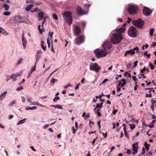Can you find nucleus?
Instances as JSON below:
<instances>
[{
  "instance_id": "obj_23",
  "label": "nucleus",
  "mask_w": 156,
  "mask_h": 156,
  "mask_svg": "<svg viewBox=\"0 0 156 156\" xmlns=\"http://www.w3.org/2000/svg\"><path fill=\"white\" fill-rule=\"evenodd\" d=\"M155 29L154 28H152L150 29L149 30V34L151 37H152L153 36V34L154 31Z\"/></svg>"
},
{
  "instance_id": "obj_10",
  "label": "nucleus",
  "mask_w": 156,
  "mask_h": 156,
  "mask_svg": "<svg viewBox=\"0 0 156 156\" xmlns=\"http://www.w3.org/2000/svg\"><path fill=\"white\" fill-rule=\"evenodd\" d=\"M84 41V36L81 35L76 37L74 40V42L77 45H80L83 43Z\"/></svg>"
},
{
  "instance_id": "obj_34",
  "label": "nucleus",
  "mask_w": 156,
  "mask_h": 156,
  "mask_svg": "<svg viewBox=\"0 0 156 156\" xmlns=\"http://www.w3.org/2000/svg\"><path fill=\"white\" fill-rule=\"evenodd\" d=\"M52 17L54 19L58 20V19L57 16L55 14H53L52 15Z\"/></svg>"
},
{
  "instance_id": "obj_33",
  "label": "nucleus",
  "mask_w": 156,
  "mask_h": 156,
  "mask_svg": "<svg viewBox=\"0 0 156 156\" xmlns=\"http://www.w3.org/2000/svg\"><path fill=\"white\" fill-rule=\"evenodd\" d=\"M151 105H153L154 106V104L156 103V100H155L154 99L152 98L151 100Z\"/></svg>"
},
{
  "instance_id": "obj_40",
  "label": "nucleus",
  "mask_w": 156,
  "mask_h": 156,
  "mask_svg": "<svg viewBox=\"0 0 156 156\" xmlns=\"http://www.w3.org/2000/svg\"><path fill=\"white\" fill-rule=\"evenodd\" d=\"M23 89V87L21 86H20L19 87L16 88V91H20L22 90Z\"/></svg>"
},
{
  "instance_id": "obj_28",
  "label": "nucleus",
  "mask_w": 156,
  "mask_h": 156,
  "mask_svg": "<svg viewBox=\"0 0 156 156\" xmlns=\"http://www.w3.org/2000/svg\"><path fill=\"white\" fill-rule=\"evenodd\" d=\"M33 5L32 4L29 5L26 8L25 10L26 11H29L33 7Z\"/></svg>"
},
{
  "instance_id": "obj_37",
  "label": "nucleus",
  "mask_w": 156,
  "mask_h": 156,
  "mask_svg": "<svg viewBox=\"0 0 156 156\" xmlns=\"http://www.w3.org/2000/svg\"><path fill=\"white\" fill-rule=\"evenodd\" d=\"M21 98L22 99V101L23 103H24L25 102L26 100L24 96H22L21 97Z\"/></svg>"
},
{
  "instance_id": "obj_2",
  "label": "nucleus",
  "mask_w": 156,
  "mask_h": 156,
  "mask_svg": "<svg viewBox=\"0 0 156 156\" xmlns=\"http://www.w3.org/2000/svg\"><path fill=\"white\" fill-rule=\"evenodd\" d=\"M109 52L105 49H96L94 50V53L96 56L98 58H101L106 56Z\"/></svg>"
},
{
  "instance_id": "obj_24",
  "label": "nucleus",
  "mask_w": 156,
  "mask_h": 156,
  "mask_svg": "<svg viewBox=\"0 0 156 156\" xmlns=\"http://www.w3.org/2000/svg\"><path fill=\"white\" fill-rule=\"evenodd\" d=\"M51 107H54L59 109H62V107L60 105H51Z\"/></svg>"
},
{
  "instance_id": "obj_59",
  "label": "nucleus",
  "mask_w": 156,
  "mask_h": 156,
  "mask_svg": "<svg viewBox=\"0 0 156 156\" xmlns=\"http://www.w3.org/2000/svg\"><path fill=\"white\" fill-rule=\"evenodd\" d=\"M131 66V64L130 63H129V64H128L126 65V67L127 68L129 69L130 68Z\"/></svg>"
},
{
  "instance_id": "obj_45",
  "label": "nucleus",
  "mask_w": 156,
  "mask_h": 156,
  "mask_svg": "<svg viewBox=\"0 0 156 156\" xmlns=\"http://www.w3.org/2000/svg\"><path fill=\"white\" fill-rule=\"evenodd\" d=\"M10 14V13L9 12H5L4 13L3 15L5 16H9Z\"/></svg>"
},
{
  "instance_id": "obj_56",
  "label": "nucleus",
  "mask_w": 156,
  "mask_h": 156,
  "mask_svg": "<svg viewBox=\"0 0 156 156\" xmlns=\"http://www.w3.org/2000/svg\"><path fill=\"white\" fill-rule=\"evenodd\" d=\"M145 70H146V67L145 66H144V67L143 69H141L140 70V72L141 73H143L145 71Z\"/></svg>"
},
{
  "instance_id": "obj_15",
  "label": "nucleus",
  "mask_w": 156,
  "mask_h": 156,
  "mask_svg": "<svg viewBox=\"0 0 156 156\" xmlns=\"http://www.w3.org/2000/svg\"><path fill=\"white\" fill-rule=\"evenodd\" d=\"M21 73H17L15 74H12L10 75L11 78L12 79V80L13 81H15L16 80V77L20 76L21 75Z\"/></svg>"
},
{
  "instance_id": "obj_9",
  "label": "nucleus",
  "mask_w": 156,
  "mask_h": 156,
  "mask_svg": "<svg viewBox=\"0 0 156 156\" xmlns=\"http://www.w3.org/2000/svg\"><path fill=\"white\" fill-rule=\"evenodd\" d=\"M135 51H136V53H138L139 51V48L137 47H136L134 48L133 49H130L129 50L126 51L125 53L124 56H126L130 54L132 55H134L135 53Z\"/></svg>"
},
{
  "instance_id": "obj_41",
  "label": "nucleus",
  "mask_w": 156,
  "mask_h": 156,
  "mask_svg": "<svg viewBox=\"0 0 156 156\" xmlns=\"http://www.w3.org/2000/svg\"><path fill=\"white\" fill-rule=\"evenodd\" d=\"M108 79H105L100 84H105L106 82H107L108 81Z\"/></svg>"
},
{
  "instance_id": "obj_29",
  "label": "nucleus",
  "mask_w": 156,
  "mask_h": 156,
  "mask_svg": "<svg viewBox=\"0 0 156 156\" xmlns=\"http://www.w3.org/2000/svg\"><path fill=\"white\" fill-rule=\"evenodd\" d=\"M133 147V151H136L138 152V147L134 146V144H133L132 145Z\"/></svg>"
},
{
  "instance_id": "obj_64",
  "label": "nucleus",
  "mask_w": 156,
  "mask_h": 156,
  "mask_svg": "<svg viewBox=\"0 0 156 156\" xmlns=\"http://www.w3.org/2000/svg\"><path fill=\"white\" fill-rule=\"evenodd\" d=\"M126 153L129 155L131 153V152L129 149H127Z\"/></svg>"
},
{
  "instance_id": "obj_19",
  "label": "nucleus",
  "mask_w": 156,
  "mask_h": 156,
  "mask_svg": "<svg viewBox=\"0 0 156 156\" xmlns=\"http://www.w3.org/2000/svg\"><path fill=\"white\" fill-rule=\"evenodd\" d=\"M22 44L24 49L26 48L27 44V41L25 38H22Z\"/></svg>"
},
{
  "instance_id": "obj_8",
  "label": "nucleus",
  "mask_w": 156,
  "mask_h": 156,
  "mask_svg": "<svg viewBox=\"0 0 156 156\" xmlns=\"http://www.w3.org/2000/svg\"><path fill=\"white\" fill-rule=\"evenodd\" d=\"M89 69L90 70L94 71L98 73L101 68L98 63H94L91 64L90 66Z\"/></svg>"
},
{
  "instance_id": "obj_39",
  "label": "nucleus",
  "mask_w": 156,
  "mask_h": 156,
  "mask_svg": "<svg viewBox=\"0 0 156 156\" xmlns=\"http://www.w3.org/2000/svg\"><path fill=\"white\" fill-rule=\"evenodd\" d=\"M96 105V108H101L102 107V106L98 104H97Z\"/></svg>"
},
{
  "instance_id": "obj_47",
  "label": "nucleus",
  "mask_w": 156,
  "mask_h": 156,
  "mask_svg": "<svg viewBox=\"0 0 156 156\" xmlns=\"http://www.w3.org/2000/svg\"><path fill=\"white\" fill-rule=\"evenodd\" d=\"M47 43L48 47L49 48H50V41H49V39L48 38L47 39Z\"/></svg>"
},
{
  "instance_id": "obj_25",
  "label": "nucleus",
  "mask_w": 156,
  "mask_h": 156,
  "mask_svg": "<svg viewBox=\"0 0 156 156\" xmlns=\"http://www.w3.org/2000/svg\"><path fill=\"white\" fill-rule=\"evenodd\" d=\"M37 108V107L35 106L32 107H28L25 108V109L27 110H35Z\"/></svg>"
},
{
  "instance_id": "obj_4",
  "label": "nucleus",
  "mask_w": 156,
  "mask_h": 156,
  "mask_svg": "<svg viewBox=\"0 0 156 156\" xmlns=\"http://www.w3.org/2000/svg\"><path fill=\"white\" fill-rule=\"evenodd\" d=\"M138 8L137 5L129 4L127 8V11L131 15L135 14L138 11Z\"/></svg>"
},
{
  "instance_id": "obj_20",
  "label": "nucleus",
  "mask_w": 156,
  "mask_h": 156,
  "mask_svg": "<svg viewBox=\"0 0 156 156\" xmlns=\"http://www.w3.org/2000/svg\"><path fill=\"white\" fill-rule=\"evenodd\" d=\"M7 94V91H4L0 95V101H1L5 97Z\"/></svg>"
},
{
  "instance_id": "obj_6",
  "label": "nucleus",
  "mask_w": 156,
  "mask_h": 156,
  "mask_svg": "<svg viewBox=\"0 0 156 156\" xmlns=\"http://www.w3.org/2000/svg\"><path fill=\"white\" fill-rule=\"evenodd\" d=\"M144 23V21L141 19H138L136 20H133L132 21L133 24L136 26L140 29L143 28Z\"/></svg>"
},
{
  "instance_id": "obj_16",
  "label": "nucleus",
  "mask_w": 156,
  "mask_h": 156,
  "mask_svg": "<svg viewBox=\"0 0 156 156\" xmlns=\"http://www.w3.org/2000/svg\"><path fill=\"white\" fill-rule=\"evenodd\" d=\"M125 28L124 27H121L115 30V31L119 34H120L124 33L125 31Z\"/></svg>"
},
{
  "instance_id": "obj_36",
  "label": "nucleus",
  "mask_w": 156,
  "mask_h": 156,
  "mask_svg": "<svg viewBox=\"0 0 156 156\" xmlns=\"http://www.w3.org/2000/svg\"><path fill=\"white\" fill-rule=\"evenodd\" d=\"M60 99V98L58 96H56L53 99V101L56 102L57 101Z\"/></svg>"
},
{
  "instance_id": "obj_43",
  "label": "nucleus",
  "mask_w": 156,
  "mask_h": 156,
  "mask_svg": "<svg viewBox=\"0 0 156 156\" xmlns=\"http://www.w3.org/2000/svg\"><path fill=\"white\" fill-rule=\"evenodd\" d=\"M23 59L22 58H20L17 62V64L19 65L21 64L23 62Z\"/></svg>"
},
{
  "instance_id": "obj_57",
  "label": "nucleus",
  "mask_w": 156,
  "mask_h": 156,
  "mask_svg": "<svg viewBox=\"0 0 156 156\" xmlns=\"http://www.w3.org/2000/svg\"><path fill=\"white\" fill-rule=\"evenodd\" d=\"M152 154V153L151 152H149L148 153L146 154H145L144 156H148V155H151Z\"/></svg>"
},
{
  "instance_id": "obj_53",
  "label": "nucleus",
  "mask_w": 156,
  "mask_h": 156,
  "mask_svg": "<svg viewBox=\"0 0 156 156\" xmlns=\"http://www.w3.org/2000/svg\"><path fill=\"white\" fill-rule=\"evenodd\" d=\"M49 124H48L46 125H44L43 126V128L44 129H46L48 128L49 126Z\"/></svg>"
},
{
  "instance_id": "obj_5",
  "label": "nucleus",
  "mask_w": 156,
  "mask_h": 156,
  "mask_svg": "<svg viewBox=\"0 0 156 156\" xmlns=\"http://www.w3.org/2000/svg\"><path fill=\"white\" fill-rule=\"evenodd\" d=\"M129 36L132 37H136L137 31L136 29L133 26H131L128 31Z\"/></svg>"
},
{
  "instance_id": "obj_13",
  "label": "nucleus",
  "mask_w": 156,
  "mask_h": 156,
  "mask_svg": "<svg viewBox=\"0 0 156 156\" xmlns=\"http://www.w3.org/2000/svg\"><path fill=\"white\" fill-rule=\"evenodd\" d=\"M74 32L75 36H78L81 33L80 28L78 26L74 25Z\"/></svg>"
},
{
  "instance_id": "obj_60",
  "label": "nucleus",
  "mask_w": 156,
  "mask_h": 156,
  "mask_svg": "<svg viewBox=\"0 0 156 156\" xmlns=\"http://www.w3.org/2000/svg\"><path fill=\"white\" fill-rule=\"evenodd\" d=\"M49 36H50V37L51 38H52V37L53 35V34H54L53 32H49Z\"/></svg>"
},
{
  "instance_id": "obj_49",
  "label": "nucleus",
  "mask_w": 156,
  "mask_h": 156,
  "mask_svg": "<svg viewBox=\"0 0 156 156\" xmlns=\"http://www.w3.org/2000/svg\"><path fill=\"white\" fill-rule=\"evenodd\" d=\"M72 130H73V134L75 133L76 132V131L77 130V129H75L74 127H73L72 128Z\"/></svg>"
},
{
  "instance_id": "obj_62",
  "label": "nucleus",
  "mask_w": 156,
  "mask_h": 156,
  "mask_svg": "<svg viewBox=\"0 0 156 156\" xmlns=\"http://www.w3.org/2000/svg\"><path fill=\"white\" fill-rule=\"evenodd\" d=\"M117 111L118 110L117 109H113V110L112 113L113 114H115Z\"/></svg>"
},
{
  "instance_id": "obj_50",
  "label": "nucleus",
  "mask_w": 156,
  "mask_h": 156,
  "mask_svg": "<svg viewBox=\"0 0 156 156\" xmlns=\"http://www.w3.org/2000/svg\"><path fill=\"white\" fill-rule=\"evenodd\" d=\"M70 86L71 87L72 85H71V84H70L69 83V84H68L67 85L64 86V88H67L68 87H70Z\"/></svg>"
},
{
  "instance_id": "obj_48",
  "label": "nucleus",
  "mask_w": 156,
  "mask_h": 156,
  "mask_svg": "<svg viewBox=\"0 0 156 156\" xmlns=\"http://www.w3.org/2000/svg\"><path fill=\"white\" fill-rule=\"evenodd\" d=\"M116 76H116L115 77V79L116 80H117L118 79L119 77H121L122 76V75L121 74H120L119 75H117Z\"/></svg>"
},
{
  "instance_id": "obj_54",
  "label": "nucleus",
  "mask_w": 156,
  "mask_h": 156,
  "mask_svg": "<svg viewBox=\"0 0 156 156\" xmlns=\"http://www.w3.org/2000/svg\"><path fill=\"white\" fill-rule=\"evenodd\" d=\"M152 97V95L151 94H148L146 93V97Z\"/></svg>"
},
{
  "instance_id": "obj_17",
  "label": "nucleus",
  "mask_w": 156,
  "mask_h": 156,
  "mask_svg": "<svg viewBox=\"0 0 156 156\" xmlns=\"http://www.w3.org/2000/svg\"><path fill=\"white\" fill-rule=\"evenodd\" d=\"M126 83V80L125 79H122L117 85V86H121V87H123L124 85Z\"/></svg>"
},
{
  "instance_id": "obj_18",
  "label": "nucleus",
  "mask_w": 156,
  "mask_h": 156,
  "mask_svg": "<svg viewBox=\"0 0 156 156\" xmlns=\"http://www.w3.org/2000/svg\"><path fill=\"white\" fill-rule=\"evenodd\" d=\"M38 17L39 18V21L42 20L44 17V13L43 12H39L38 14Z\"/></svg>"
},
{
  "instance_id": "obj_1",
  "label": "nucleus",
  "mask_w": 156,
  "mask_h": 156,
  "mask_svg": "<svg viewBox=\"0 0 156 156\" xmlns=\"http://www.w3.org/2000/svg\"><path fill=\"white\" fill-rule=\"evenodd\" d=\"M123 39V37L121 35L114 33L112 35L110 41L113 44H117L119 43Z\"/></svg>"
},
{
  "instance_id": "obj_46",
  "label": "nucleus",
  "mask_w": 156,
  "mask_h": 156,
  "mask_svg": "<svg viewBox=\"0 0 156 156\" xmlns=\"http://www.w3.org/2000/svg\"><path fill=\"white\" fill-rule=\"evenodd\" d=\"M133 79V80L135 82H136L137 81L138 79L135 76H132Z\"/></svg>"
},
{
  "instance_id": "obj_27",
  "label": "nucleus",
  "mask_w": 156,
  "mask_h": 156,
  "mask_svg": "<svg viewBox=\"0 0 156 156\" xmlns=\"http://www.w3.org/2000/svg\"><path fill=\"white\" fill-rule=\"evenodd\" d=\"M3 7L5 8V10H8L9 7L7 4L5 3L3 5Z\"/></svg>"
},
{
  "instance_id": "obj_51",
  "label": "nucleus",
  "mask_w": 156,
  "mask_h": 156,
  "mask_svg": "<svg viewBox=\"0 0 156 156\" xmlns=\"http://www.w3.org/2000/svg\"><path fill=\"white\" fill-rule=\"evenodd\" d=\"M150 146V144H148L147 145L145 146V147L146 148L147 151H148L149 150V147Z\"/></svg>"
},
{
  "instance_id": "obj_30",
  "label": "nucleus",
  "mask_w": 156,
  "mask_h": 156,
  "mask_svg": "<svg viewBox=\"0 0 156 156\" xmlns=\"http://www.w3.org/2000/svg\"><path fill=\"white\" fill-rule=\"evenodd\" d=\"M58 81V80H57L54 79V78H52L51 79V83L53 84H55V83L57 82Z\"/></svg>"
},
{
  "instance_id": "obj_52",
  "label": "nucleus",
  "mask_w": 156,
  "mask_h": 156,
  "mask_svg": "<svg viewBox=\"0 0 156 156\" xmlns=\"http://www.w3.org/2000/svg\"><path fill=\"white\" fill-rule=\"evenodd\" d=\"M80 85V83H78L75 87V89L77 90L79 88V86Z\"/></svg>"
},
{
  "instance_id": "obj_38",
  "label": "nucleus",
  "mask_w": 156,
  "mask_h": 156,
  "mask_svg": "<svg viewBox=\"0 0 156 156\" xmlns=\"http://www.w3.org/2000/svg\"><path fill=\"white\" fill-rule=\"evenodd\" d=\"M149 66L151 67V69L152 70L154 69L155 67L154 66L152 65L151 62H149Z\"/></svg>"
},
{
  "instance_id": "obj_61",
  "label": "nucleus",
  "mask_w": 156,
  "mask_h": 156,
  "mask_svg": "<svg viewBox=\"0 0 156 156\" xmlns=\"http://www.w3.org/2000/svg\"><path fill=\"white\" fill-rule=\"evenodd\" d=\"M99 109L98 110L96 113H97L98 116H101V113L100 112H99Z\"/></svg>"
},
{
  "instance_id": "obj_12",
  "label": "nucleus",
  "mask_w": 156,
  "mask_h": 156,
  "mask_svg": "<svg viewBox=\"0 0 156 156\" xmlns=\"http://www.w3.org/2000/svg\"><path fill=\"white\" fill-rule=\"evenodd\" d=\"M143 14L145 16H149L152 12V11L148 8L144 6L143 9Z\"/></svg>"
},
{
  "instance_id": "obj_55",
  "label": "nucleus",
  "mask_w": 156,
  "mask_h": 156,
  "mask_svg": "<svg viewBox=\"0 0 156 156\" xmlns=\"http://www.w3.org/2000/svg\"><path fill=\"white\" fill-rule=\"evenodd\" d=\"M38 10H39V9L38 8H36L33 11L31 10V12H37Z\"/></svg>"
},
{
  "instance_id": "obj_35",
  "label": "nucleus",
  "mask_w": 156,
  "mask_h": 156,
  "mask_svg": "<svg viewBox=\"0 0 156 156\" xmlns=\"http://www.w3.org/2000/svg\"><path fill=\"white\" fill-rule=\"evenodd\" d=\"M129 126H130V129L132 130H133L135 127V125L133 124H130Z\"/></svg>"
},
{
  "instance_id": "obj_7",
  "label": "nucleus",
  "mask_w": 156,
  "mask_h": 156,
  "mask_svg": "<svg viewBox=\"0 0 156 156\" xmlns=\"http://www.w3.org/2000/svg\"><path fill=\"white\" fill-rule=\"evenodd\" d=\"M14 20L17 22L20 23H30L29 20L24 17H22L20 15H17L14 17Z\"/></svg>"
},
{
  "instance_id": "obj_32",
  "label": "nucleus",
  "mask_w": 156,
  "mask_h": 156,
  "mask_svg": "<svg viewBox=\"0 0 156 156\" xmlns=\"http://www.w3.org/2000/svg\"><path fill=\"white\" fill-rule=\"evenodd\" d=\"M36 70L35 66H34L32 67L30 71V73H32L33 71H35Z\"/></svg>"
},
{
  "instance_id": "obj_44",
  "label": "nucleus",
  "mask_w": 156,
  "mask_h": 156,
  "mask_svg": "<svg viewBox=\"0 0 156 156\" xmlns=\"http://www.w3.org/2000/svg\"><path fill=\"white\" fill-rule=\"evenodd\" d=\"M39 104H40V103H38L37 102H35L34 103H32L30 105H37L38 106H39Z\"/></svg>"
},
{
  "instance_id": "obj_26",
  "label": "nucleus",
  "mask_w": 156,
  "mask_h": 156,
  "mask_svg": "<svg viewBox=\"0 0 156 156\" xmlns=\"http://www.w3.org/2000/svg\"><path fill=\"white\" fill-rule=\"evenodd\" d=\"M41 46L43 50H46V46H44V42L43 41H41Z\"/></svg>"
},
{
  "instance_id": "obj_22",
  "label": "nucleus",
  "mask_w": 156,
  "mask_h": 156,
  "mask_svg": "<svg viewBox=\"0 0 156 156\" xmlns=\"http://www.w3.org/2000/svg\"><path fill=\"white\" fill-rule=\"evenodd\" d=\"M41 25H39L38 27V29L39 31V33L41 34H42V33L44 31V30L43 28L42 29L41 28Z\"/></svg>"
},
{
  "instance_id": "obj_58",
  "label": "nucleus",
  "mask_w": 156,
  "mask_h": 156,
  "mask_svg": "<svg viewBox=\"0 0 156 156\" xmlns=\"http://www.w3.org/2000/svg\"><path fill=\"white\" fill-rule=\"evenodd\" d=\"M32 98H27V101L29 103H32L31 101Z\"/></svg>"
},
{
  "instance_id": "obj_14",
  "label": "nucleus",
  "mask_w": 156,
  "mask_h": 156,
  "mask_svg": "<svg viewBox=\"0 0 156 156\" xmlns=\"http://www.w3.org/2000/svg\"><path fill=\"white\" fill-rule=\"evenodd\" d=\"M77 12L78 14L80 15L87 14L88 12H84L81 8L79 6H78L76 8Z\"/></svg>"
},
{
  "instance_id": "obj_11",
  "label": "nucleus",
  "mask_w": 156,
  "mask_h": 156,
  "mask_svg": "<svg viewBox=\"0 0 156 156\" xmlns=\"http://www.w3.org/2000/svg\"><path fill=\"white\" fill-rule=\"evenodd\" d=\"M112 43L109 40H107L103 44H102V47L104 49L109 50L112 48Z\"/></svg>"
},
{
  "instance_id": "obj_31",
  "label": "nucleus",
  "mask_w": 156,
  "mask_h": 156,
  "mask_svg": "<svg viewBox=\"0 0 156 156\" xmlns=\"http://www.w3.org/2000/svg\"><path fill=\"white\" fill-rule=\"evenodd\" d=\"M16 102V101L13 100L10 102L9 104V105L10 106H12L14 105L15 104Z\"/></svg>"
},
{
  "instance_id": "obj_3",
  "label": "nucleus",
  "mask_w": 156,
  "mask_h": 156,
  "mask_svg": "<svg viewBox=\"0 0 156 156\" xmlns=\"http://www.w3.org/2000/svg\"><path fill=\"white\" fill-rule=\"evenodd\" d=\"M64 19L67 23L70 25L72 22V18L71 14L70 12L66 11L64 12L62 14Z\"/></svg>"
},
{
  "instance_id": "obj_63",
  "label": "nucleus",
  "mask_w": 156,
  "mask_h": 156,
  "mask_svg": "<svg viewBox=\"0 0 156 156\" xmlns=\"http://www.w3.org/2000/svg\"><path fill=\"white\" fill-rule=\"evenodd\" d=\"M30 148L32 150V151L34 152L36 151V150L34 149V147L33 146H30Z\"/></svg>"
},
{
  "instance_id": "obj_21",
  "label": "nucleus",
  "mask_w": 156,
  "mask_h": 156,
  "mask_svg": "<svg viewBox=\"0 0 156 156\" xmlns=\"http://www.w3.org/2000/svg\"><path fill=\"white\" fill-rule=\"evenodd\" d=\"M27 119L26 118H24L20 120L17 123V125H19L24 123Z\"/></svg>"
},
{
  "instance_id": "obj_42",
  "label": "nucleus",
  "mask_w": 156,
  "mask_h": 156,
  "mask_svg": "<svg viewBox=\"0 0 156 156\" xmlns=\"http://www.w3.org/2000/svg\"><path fill=\"white\" fill-rule=\"evenodd\" d=\"M59 69L58 68H57L56 69H55L54 71H53V72H52L50 75L48 77V79L50 76H51L52 75H53V74L55 73L57 70H58Z\"/></svg>"
}]
</instances>
